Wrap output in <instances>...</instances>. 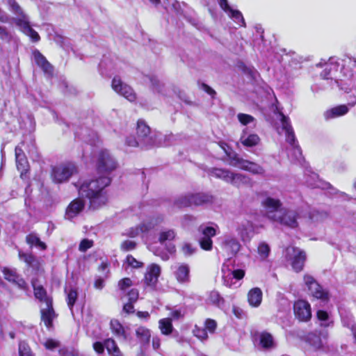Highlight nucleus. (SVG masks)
Instances as JSON below:
<instances>
[{
	"mask_svg": "<svg viewBox=\"0 0 356 356\" xmlns=\"http://www.w3.org/2000/svg\"><path fill=\"white\" fill-rule=\"evenodd\" d=\"M115 159L107 150H101L97 161V170L99 177L96 179L84 181L79 186V193L89 200L90 207L97 209L106 204L108 196L105 188L111 183L110 177L116 168Z\"/></svg>",
	"mask_w": 356,
	"mask_h": 356,
	"instance_id": "f257e3e1",
	"label": "nucleus"
},
{
	"mask_svg": "<svg viewBox=\"0 0 356 356\" xmlns=\"http://www.w3.org/2000/svg\"><path fill=\"white\" fill-rule=\"evenodd\" d=\"M32 285L35 298L44 305L41 308L42 321L47 327L50 328L52 326V321L56 318V314L52 307V299L47 296L43 286L38 285L35 281H32Z\"/></svg>",
	"mask_w": 356,
	"mask_h": 356,
	"instance_id": "f03ea898",
	"label": "nucleus"
},
{
	"mask_svg": "<svg viewBox=\"0 0 356 356\" xmlns=\"http://www.w3.org/2000/svg\"><path fill=\"white\" fill-rule=\"evenodd\" d=\"M7 3L9 9L17 15V17L14 19L16 25L33 42H38L40 39L39 34L31 27L28 16L24 13L19 4L15 0H7Z\"/></svg>",
	"mask_w": 356,
	"mask_h": 356,
	"instance_id": "7ed1b4c3",
	"label": "nucleus"
},
{
	"mask_svg": "<svg viewBox=\"0 0 356 356\" xmlns=\"http://www.w3.org/2000/svg\"><path fill=\"white\" fill-rule=\"evenodd\" d=\"M234 261L228 259L222 266V277L223 283L228 287H232L236 284V280H241L245 275V271L242 269L234 270L233 266Z\"/></svg>",
	"mask_w": 356,
	"mask_h": 356,
	"instance_id": "20e7f679",
	"label": "nucleus"
},
{
	"mask_svg": "<svg viewBox=\"0 0 356 356\" xmlns=\"http://www.w3.org/2000/svg\"><path fill=\"white\" fill-rule=\"evenodd\" d=\"M213 197L206 193H196L181 195L179 197L175 202V204L177 207H186L204 205L212 202Z\"/></svg>",
	"mask_w": 356,
	"mask_h": 356,
	"instance_id": "39448f33",
	"label": "nucleus"
},
{
	"mask_svg": "<svg viewBox=\"0 0 356 356\" xmlns=\"http://www.w3.org/2000/svg\"><path fill=\"white\" fill-rule=\"evenodd\" d=\"M76 171L73 163H62L52 168L51 176L54 182L60 184L67 181Z\"/></svg>",
	"mask_w": 356,
	"mask_h": 356,
	"instance_id": "423d86ee",
	"label": "nucleus"
},
{
	"mask_svg": "<svg viewBox=\"0 0 356 356\" xmlns=\"http://www.w3.org/2000/svg\"><path fill=\"white\" fill-rule=\"evenodd\" d=\"M228 156L229 157V165L233 167L248 171L254 175H263L264 173L263 167L256 163L243 159L236 154L233 156L228 154Z\"/></svg>",
	"mask_w": 356,
	"mask_h": 356,
	"instance_id": "0eeeda50",
	"label": "nucleus"
},
{
	"mask_svg": "<svg viewBox=\"0 0 356 356\" xmlns=\"http://www.w3.org/2000/svg\"><path fill=\"white\" fill-rule=\"evenodd\" d=\"M286 258L290 261L292 268L296 272L302 270L306 259L305 252L296 247H288L286 249Z\"/></svg>",
	"mask_w": 356,
	"mask_h": 356,
	"instance_id": "6e6552de",
	"label": "nucleus"
},
{
	"mask_svg": "<svg viewBox=\"0 0 356 356\" xmlns=\"http://www.w3.org/2000/svg\"><path fill=\"white\" fill-rule=\"evenodd\" d=\"M156 225L153 220L144 221L140 225L126 229L122 235L131 238L140 236L145 243H147V234Z\"/></svg>",
	"mask_w": 356,
	"mask_h": 356,
	"instance_id": "1a4fd4ad",
	"label": "nucleus"
},
{
	"mask_svg": "<svg viewBox=\"0 0 356 356\" xmlns=\"http://www.w3.org/2000/svg\"><path fill=\"white\" fill-rule=\"evenodd\" d=\"M304 283L313 297L323 301H327L329 299L327 291L323 289L312 276L305 275L304 276Z\"/></svg>",
	"mask_w": 356,
	"mask_h": 356,
	"instance_id": "9d476101",
	"label": "nucleus"
},
{
	"mask_svg": "<svg viewBox=\"0 0 356 356\" xmlns=\"http://www.w3.org/2000/svg\"><path fill=\"white\" fill-rule=\"evenodd\" d=\"M217 225L214 226L201 225L198 231L202 234V236L200 238V245L204 250H211L213 247V241L211 238L217 234Z\"/></svg>",
	"mask_w": 356,
	"mask_h": 356,
	"instance_id": "9b49d317",
	"label": "nucleus"
},
{
	"mask_svg": "<svg viewBox=\"0 0 356 356\" xmlns=\"http://www.w3.org/2000/svg\"><path fill=\"white\" fill-rule=\"evenodd\" d=\"M298 213L296 211L280 209L279 214L274 218L273 221L290 228H296L298 225Z\"/></svg>",
	"mask_w": 356,
	"mask_h": 356,
	"instance_id": "f8f14e48",
	"label": "nucleus"
},
{
	"mask_svg": "<svg viewBox=\"0 0 356 356\" xmlns=\"http://www.w3.org/2000/svg\"><path fill=\"white\" fill-rule=\"evenodd\" d=\"M112 88L113 90L124 97L130 102L135 101L136 96L133 89L125 83L122 82L118 76H115L112 81Z\"/></svg>",
	"mask_w": 356,
	"mask_h": 356,
	"instance_id": "ddd939ff",
	"label": "nucleus"
},
{
	"mask_svg": "<svg viewBox=\"0 0 356 356\" xmlns=\"http://www.w3.org/2000/svg\"><path fill=\"white\" fill-rule=\"evenodd\" d=\"M305 182L308 186L312 188H319L323 190L330 189V193H337L336 190L332 188L331 185L319 179L318 175L312 172L310 169H306L305 172Z\"/></svg>",
	"mask_w": 356,
	"mask_h": 356,
	"instance_id": "4468645a",
	"label": "nucleus"
},
{
	"mask_svg": "<svg viewBox=\"0 0 356 356\" xmlns=\"http://www.w3.org/2000/svg\"><path fill=\"white\" fill-rule=\"evenodd\" d=\"M137 135L141 142L142 147L155 145L154 139L151 135L150 128L142 120H138L137 123Z\"/></svg>",
	"mask_w": 356,
	"mask_h": 356,
	"instance_id": "2eb2a0df",
	"label": "nucleus"
},
{
	"mask_svg": "<svg viewBox=\"0 0 356 356\" xmlns=\"http://www.w3.org/2000/svg\"><path fill=\"white\" fill-rule=\"evenodd\" d=\"M161 271V267L156 264H152L147 266L143 280L146 287L150 289L156 288Z\"/></svg>",
	"mask_w": 356,
	"mask_h": 356,
	"instance_id": "dca6fc26",
	"label": "nucleus"
},
{
	"mask_svg": "<svg viewBox=\"0 0 356 356\" xmlns=\"http://www.w3.org/2000/svg\"><path fill=\"white\" fill-rule=\"evenodd\" d=\"M218 3L221 9L234 22L240 26H245V22L242 13L230 6L227 0H218Z\"/></svg>",
	"mask_w": 356,
	"mask_h": 356,
	"instance_id": "f3484780",
	"label": "nucleus"
},
{
	"mask_svg": "<svg viewBox=\"0 0 356 356\" xmlns=\"http://www.w3.org/2000/svg\"><path fill=\"white\" fill-rule=\"evenodd\" d=\"M316 66L324 67L323 71L321 74V76L323 79L332 80L334 73L338 70L339 63L336 58L331 57L327 61L323 62L321 60L320 63L316 64Z\"/></svg>",
	"mask_w": 356,
	"mask_h": 356,
	"instance_id": "a211bd4d",
	"label": "nucleus"
},
{
	"mask_svg": "<svg viewBox=\"0 0 356 356\" xmlns=\"http://www.w3.org/2000/svg\"><path fill=\"white\" fill-rule=\"evenodd\" d=\"M293 309L296 316L300 321H307L311 318V307L308 302L299 300L295 302Z\"/></svg>",
	"mask_w": 356,
	"mask_h": 356,
	"instance_id": "6ab92c4d",
	"label": "nucleus"
},
{
	"mask_svg": "<svg viewBox=\"0 0 356 356\" xmlns=\"http://www.w3.org/2000/svg\"><path fill=\"white\" fill-rule=\"evenodd\" d=\"M262 205L266 210L268 217L273 220L280 211L279 209L282 206V203L277 198L267 197L262 201Z\"/></svg>",
	"mask_w": 356,
	"mask_h": 356,
	"instance_id": "aec40b11",
	"label": "nucleus"
},
{
	"mask_svg": "<svg viewBox=\"0 0 356 356\" xmlns=\"http://www.w3.org/2000/svg\"><path fill=\"white\" fill-rule=\"evenodd\" d=\"M281 130L285 131L286 140L289 143V147L298 145L294 132L290 124L289 119L282 113H280Z\"/></svg>",
	"mask_w": 356,
	"mask_h": 356,
	"instance_id": "412c9836",
	"label": "nucleus"
},
{
	"mask_svg": "<svg viewBox=\"0 0 356 356\" xmlns=\"http://www.w3.org/2000/svg\"><path fill=\"white\" fill-rule=\"evenodd\" d=\"M33 57L35 64L44 72L47 76H51L53 74V66L38 50H35L33 52Z\"/></svg>",
	"mask_w": 356,
	"mask_h": 356,
	"instance_id": "4be33fe9",
	"label": "nucleus"
},
{
	"mask_svg": "<svg viewBox=\"0 0 356 356\" xmlns=\"http://www.w3.org/2000/svg\"><path fill=\"white\" fill-rule=\"evenodd\" d=\"M236 232L243 241H250L254 232L252 223L249 220H243L238 222Z\"/></svg>",
	"mask_w": 356,
	"mask_h": 356,
	"instance_id": "5701e85b",
	"label": "nucleus"
},
{
	"mask_svg": "<svg viewBox=\"0 0 356 356\" xmlns=\"http://www.w3.org/2000/svg\"><path fill=\"white\" fill-rule=\"evenodd\" d=\"M23 145H24V142L15 147L16 165L17 170L21 172V176L27 172L29 167L27 159L22 147Z\"/></svg>",
	"mask_w": 356,
	"mask_h": 356,
	"instance_id": "b1692460",
	"label": "nucleus"
},
{
	"mask_svg": "<svg viewBox=\"0 0 356 356\" xmlns=\"http://www.w3.org/2000/svg\"><path fill=\"white\" fill-rule=\"evenodd\" d=\"M174 275L178 282L188 283L190 281V268L188 264H179L174 267Z\"/></svg>",
	"mask_w": 356,
	"mask_h": 356,
	"instance_id": "393cba45",
	"label": "nucleus"
},
{
	"mask_svg": "<svg viewBox=\"0 0 356 356\" xmlns=\"http://www.w3.org/2000/svg\"><path fill=\"white\" fill-rule=\"evenodd\" d=\"M222 248L229 255L236 254L240 250L241 245L235 238L230 236H225L222 238Z\"/></svg>",
	"mask_w": 356,
	"mask_h": 356,
	"instance_id": "a878e982",
	"label": "nucleus"
},
{
	"mask_svg": "<svg viewBox=\"0 0 356 356\" xmlns=\"http://www.w3.org/2000/svg\"><path fill=\"white\" fill-rule=\"evenodd\" d=\"M2 272L6 280L16 284L20 289H25L26 284L24 279L17 273L15 269L3 268Z\"/></svg>",
	"mask_w": 356,
	"mask_h": 356,
	"instance_id": "bb28decb",
	"label": "nucleus"
},
{
	"mask_svg": "<svg viewBox=\"0 0 356 356\" xmlns=\"http://www.w3.org/2000/svg\"><path fill=\"white\" fill-rule=\"evenodd\" d=\"M84 202L80 198L72 201L67 207L65 213V217L67 219H72L76 216L83 209Z\"/></svg>",
	"mask_w": 356,
	"mask_h": 356,
	"instance_id": "cd10ccee",
	"label": "nucleus"
},
{
	"mask_svg": "<svg viewBox=\"0 0 356 356\" xmlns=\"http://www.w3.org/2000/svg\"><path fill=\"white\" fill-rule=\"evenodd\" d=\"M349 111V108L345 104L339 105L327 110L323 115L325 120H329L330 119L339 118L345 115Z\"/></svg>",
	"mask_w": 356,
	"mask_h": 356,
	"instance_id": "c85d7f7f",
	"label": "nucleus"
},
{
	"mask_svg": "<svg viewBox=\"0 0 356 356\" xmlns=\"http://www.w3.org/2000/svg\"><path fill=\"white\" fill-rule=\"evenodd\" d=\"M111 330L118 339L127 340L129 337L128 327H124L118 320L113 319L110 322Z\"/></svg>",
	"mask_w": 356,
	"mask_h": 356,
	"instance_id": "c756f323",
	"label": "nucleus"
},
{
	"mask_svg": "<svg viewBox=\"0 0 356 356\" xmlns=\"http://www.w3.org/2000/svg\"><path fill=\"white\" fill-rule=\"evenodd\" d=\"M262 298V291L258 287L250 289L248 293V303L252 307H258L261 303Z\"/></svg>",
	"mask_w": 356,
	"mask_h": 356,
	"instance_id": "7c9ffc66",
	"label": "nucleus"
},
{
	"mask_svg": "<svg viewBox=\"0 0 356 356\" xmlns=\"http://www.w3.org/2000/svg\"><path fill=\"white\" fill-rule=\"evenodd\" d=\"M232 172V171L227 169L218 168H209L207 170V173L209 176L222 179L227 183H229L230 181Z\"/></svg>",
	"mask_w": 356,
	"mask_h": 356,
	"instance_id": "2f4dec72",
	"label": "nucleus"
},
{
	"mask_svg": "<svg viewBox=\"0 0 356 356\" xmlns=\"http://www.w3.org/2000/svg\"><path fill=\"white\" fill-rule=\"evenodd\" d=\"M316 318L318 323L321 327H332L334 319L332 316L326 311L319 309L316 312Z\"/></svg>",
	"mask_w": 356,
	"mask_h": 356,
	"instance_id": "473e14b6",
	"label": "nucleus"
},
{
	"mask_svg": "<svg viewBox=\"0 0 356 356\" xmlns=\"http://www.w3.org/2000/svg\"><path fill=\"white\" fill-rule=\"evenodd\" d=\"M240 142L243 146L251 147L258 145L260 142V138L257 134H248L245 130H243L240 138Z\"/></svg>",
	"mask_w": 356,
	"mask_h": 356,
	"instance_id": "72a5a7b5",
	"label": "nucleus"
},
{
	"mask_svg": "<svg viewBox=\"0 0 356 356\" xmlns=\"http://www.w3.org/2000/svg\"><path fill=\"white\" fill-rule=\"evenodd\" d=\"M251 179L248 176L241 173H234L232 172L229 184L236 187H240L243 185H249Z\"/></svg>",
	"mask_w": 356,
	"mask_h": 356,
	"instance_id": "f704fd0d",
	"label": "nucleus"
},
{
	"mask_svg": "<svg viewBox=\"0 0 356 356\" xmlns=\"http://www.w3.org/2000/svg\"><path fill=\"white\" fill-rule=\"evenodd\" d=\"M260 345L264 348H272L275 346L273 337L268 332H264L259 334Z\"/></svg>",
	"mask_w": 356,
	"mask_h": 356,
	"instance_id": "c9c22d12",
	"label": "nucleus"
},
{
	"mask_svg": "<svg viewBox=\"0 0 356 356\" xmlns=\"http://www.w3.org/2000/svg\"><path fill=\"white\" fill-rule=\"evenodd\" d=\"M287 151L288 157L292 162H298L300 163L303 160L302 151L298 145L293 147H289Z\"/></svg>",
	"mask_w": 356,
	"mask_h": 356,
	"instance_id": "e433bc0d",
	"label": "nucleus"
},
{
	"mask_svg": "<svg viewBox=\"0 0 356 356\" xmlns=\"http://www.w3.org/2000/svg\"><path fill=\"white\" fill-rule=\"evenodd\" d=\"M327 337V333L323 334V338L315 333H312L308 337V341L313 347L318 349L323 346Z\"/></svg>",
	"mask_w": 356,
	"mask_h": 356,
	"instance_id": "4c0bfd02",
	"label": "nucleus"
},
{
	"mask_svg": "<svg viewBox=\"0 0 356 356\" xmlns=\"http://www.w3.org/2000/svg\"><path fill=\"white\" fill-rule=\"evenodd\" d=\"M159 328L164 335H169L172 332L173 326L170 318H165L159 320Z\"/></svg>",
	"mask_w": 356,
	"mask_h": 356,
	"instance_id": "58836bf2",
	"label": "nucleus"
},
{
	"mask_svg": "<svg viewBox=\"0 0 356 356\" xmlns=\"http://www.w3.org/2000/svg\"><path fill=\"white\" fill-rule=\"evenodd\" d=\"M104 346L111 356H122L121 351L113 339L105 340Z\"/></svg>",
	"mask_w": 356,
	"mask_h": 356,
	"instance_id": "ea45409f",
	"label": "nucleus"
},
{
	"mask_svg": "<svg viewBox=\"0 0 356 356\" xmlns=\"http://www.w3.org/2000/svg\"><path fill=\"white\" fill-rule=\"evenodd\" d=\"M26 242L31 246H35L41 250L47 248L46 244L41 241L38 235L34 233L29 234L26 236Z\"/></svg>",
	"mask_w": 356,
	"mask_h": 356,
	"instance_id": "a19ab883",
	"label": "nucleus"
},
{
	"mask_svg": "<svg viewBox=\"0 0 356 356\" xmlns=\"http://www.w3.org/2000/svg\"><path fill=\"white\" fill-rule=\"evenodd\" d=\"M207 302L209 304L216 305L219 308H221L224 305V299L216 291H213L209 293L208 298L207 299Z\"/></svg>",
	"mask_w": 356,
	"mask_h": 356,
	"instance_id": "79ce46f5",
	"label": "nucleus"
},
{
	"mask_svg": "<svg viewBox=\"0 0 356 356\" xmlns=\"http://www.w3.org/2000/svg\"><path fill=\"white\" fill-rule=\"evenodd\" d=\"M136 334L141 343H147L151 337L150 330L145 327H139L136 330Z\"/></svg>",
	"mask_w": 356,
	"mask_h": 356,
	"instance_id": "37998d69",
	"label": "nucleus"
},
{
	"mask_svg": "<svg viewBox=\"0 0 356 356\" xmlns=\"http://www.w3.org/2000/svg\"><path fill=\"white\" fill-rule=\"evenodd\" d=\"M19 257L20 260L24 261L30 267L35 268L38 266V261L31 254H26L19 251Z\"/></svg>",
	"mask_w": 356,
	"mask_h": 356,
	"instance_id": "c03bdc74",
	"label": "nucleus"
},
{
	"mask_svg": "<svg viewBox=\"0 0 356 356\" xmlns=\"http://www.w3.org/2000/svg\"><path fill=\"white\" fill-rule=\"evenodd\" d=\"M133 282L129 277L121 279L118 284L120 296L122 298V295H125L129 289L132 286Z\"/></svg>",
	"mask_w": 356,
	"mask_h": 356,
	"instance_id": "a18cd8bd",
	"label": "nucleus"
},
{
	"mask_svg": "<svg viewBox=\"0 0 356 356\" xmlns=\"http://www.w3.org/2000/svg\"><path fill=\"white\" fill-rule=\"evenodd\" d=\"M270 248L266 242L259 243L257 248V252L261 260H266L269 256Z\"/></svg>",
	"mask_w": 356,
	"mask_h": 356,
	"instance_id": "49530a36",
	"label": "nucleus"
},
{
	"mask_svg": "<svg viewBox=\"0 0 356 356\" xmlns=\"http://www.w3.org/2000/svg\"><path fill=\"white\" fill-rule=\"evenodd\" d=\"M65 292L67 293V305L71 312H72L73 306L75 304L76 300L77 299V291L76 289H70L69 291H67V289H65Z\"/></svg>",
	"mask_w": 356,
	"mask_h": 356,
	"instance_id": "de8ad7c7",
	"label": "nucleus"
},
{
	"mask_svg": "<svg viewBox=\"0 0 356 356\" xmlns=\"http://www.w3.org/2000/svg\"><path fill=\"white\" fill-rule=\"evenodd\" d=\"M175 232L173 229L164 230L160 233L159 241L161 244H163L165 241H172L175 238Z\"/></svg>",
	"mask_w": 356,
	"mask_h": 356,
	"instance_id": "09e8293b",
	"label": "nucleus"
},
{
	"mask_svg": "<svg viewBox=\"0 0 356 356\" xmlns=\"http://www.w3.org/2000/svg\"><path fill=\"white\" fill-rule=\"evenodd\" d=\"M237 118L240 123L243 125L252 124L253 127L256 125V120L250 115L245 113H238Z\"/></svg>",
	"mask_w": 356,
	"mask_h": 356,
	"instance_id": "8fccbe9b",
	"label": "nucleus"
},
{
	"mask_svg": "<svg viewBox=\"0 0 356 356\" xmlns=\"http://www.w3.org/2000/svg\"><path fill=\"white\" fill-rule=\"evenodd\" d=\"M19 356H34L30 347L25 341H20L19 343Z\"/></svg>",
	"mask_w": 356,
	"mask_h": 356,
	"instance_id": "3c124183",
	"label": "nucleus"
},
{
	"mask_svg": "<svg viewBox=\"0 0 356 356\" xmlns=\"http://www.w3.org/2000/svg\"><path fill=\"white\" fill-rule=\"evenodd\" d=\"M194 335L201 341L206 340L208 337L207 330L195 326L193 331Z\"/></svg>",
	"mask_w": 356,
	"mask_h": 356,
	"instance_id": "603ef678",
	"label": "nucleus"
},
{
	"mask_svg": "<svg viewBox=\"0 0 356 356\" xmlns=\"http://www.w3.org/2000/svg\"><path fill=\"white\" fill-rule=\"evenodd\" d=\"M123 296H127L128 298V301L136 302L138 298L139 293L138 289H131L126 292L125 295H122V297Z\"/></svg>",
	"mask_w": 356,
	"mask_h": 356,
	"instance_id": "864d4df0",
	"label": "nucleus"
},
{
	"mask_svg": "<svg viewBox=\"0 0 356 356\" xmlns=\"http://www.w3.org/2000/svg\"><path fill=\"white\" fill-rule=\"evenodd\" d=\"M181 251L185 256L189 257L195 252L196 248L193 247L191 243H185L182 245Z\"/></svg>",
	"mask_w": 356,
	"mask_h": 356,
	"instance_id": "5fc2aeb1",
	"label": "nucleus"
},
{
	"mask_svg": "<svg viewBox=\"0 0 356 356\" xmlns=\"http://www.w3.org/2000/svg\"><path fill=\"white\" fill-rule=\"evenodd\" d=\"M136 243L134 241L126 240L121 243V249L124 251H130L136 248Z\"/></svg>",
	"mask_w": 356,
	"mask_h": 356,
	"instance_id": "6e6d98bb",
	"label": "nucleus"
},
{
	"mask_svg": "<svg viewBox=\"0 0 356 356\" xmlns=\"http://www.w3.org/2000/svg\"><path fill=\"white\" fill-rule=\"evenodd\" d=\"M93 241L87 238L82 240L79 244V250L81 252H86L89 248L92 247Z\"/></svg>",
	"mask_w": 356,
	"mask_h": 356,
	"instance_id": "4d7b16f0",
	"label": "nucleus"
},
{
	"mask_svg": "<svg viewBox=\"0 0 356 356\" xmlns=\"http://www.w3.org/2000/svg\"><path fill=\"white\" fill-rule=\"evenodd\" d=\"M204 325L205 329L207 331H209L210 333H214L217 327V323L214 320L209 318L206 320Z\"/></svg>",
	"mask_w": 356,
	"mask_h": 356,
	"instance_id": "13d9d810",
	"label": "nucleus"
},
{
	"mask_svg": "<svg viewBox=\"0 0 356 356\" xmlns=\"http://www.w3.org/2000/svg\"><path fill=\"white\" fill-rule=\"evenodd\" d=\"M127 264L133 268H137L142 266L143 264L137 261L133 256L128 255L126 259Z\"/></svg>",
	"mask_w": 356,
	"mask_h": 356,
	"instance_id": "bf43d9fd",
	"label": "nucleus"
},
{
	"mask_svg": "<svg viewBox=\"0 0 356 356\" xmlns=\"http://www.w3.org/2000/svg\"><path fill=\"white\" fill-rule=\"evenodd\" d=\"M44 346L47 349L54 350L59 346V342L56 340L49 339L44 341Z\"/></svg>",
	"mask_w": 356,
	"mask_h": 356,
	"instance_id": "052dcab7",
	"label": "nucleus"
},
{
	"mask_svg": "<svg viewBox=\"0 0 356 356\" xmlns=\"http://www.w3.org/2000/svg\"><path fill=\"white\" fill-rule=\"evenodd\" d=\"M126 144L130 147H137L139 145L141 146V142L140 141V139L138 138L136 139L134 136L127 137L126 139Z\"/></svg>",
	"mask_w": 356,
	"mask_h": 356,
	"instance_id": "680f3d73",
	"label": "nucleus"
},
{
	"mask_svg": "<svg viewBox=\"0 0 356 356\" xmlns=\"http://www.w3.org/2000/svg\"><path fill=\"white\" fill-rule=\"evenodd\" d=\"M184 315V310L179 308V309H173L170 313V318L172 319H179L180 318L183 317Z\"/></svg>",
	"mask_w": 356,
	"mask_h": 356,
	"instance_id": "e2e57ef3",
	"label": "nucleus"
},
{
	"mask_svg": "<svg viewBox=\"0 0 356 356\" xmlns=\"http://www.w3.org/2000/svg\"><path fill=\"white\" fill-rule=\"evenodd\" d=\"M93 348L97 353L102 354L104 351L105 346L104 343L103 344L101 342L97 341L94 343Z\"/></svg>",
	"mask_w": 356,
	"mask_h": 356,
	"instance_id": "0e129e2a",
	"label": "nucleus"
},
{
	"mask_svg": "<svg viewBox=\"0 0 356 356\" xmlns=\"http://www.w3.org/2000/svg\"><path fill=\"white\" fill-rule=\"evenodd\" d=\"M149 80H150L151 84L153 87V89L158 92H160V90H159L160 83H159V79L156 77L152 76V77L149 78Z\"/></svg>",
	"mask_w": 356,
	"mask_h": 356,
	"instance_id": "69168bd1",
	"label": "nucleus"
},
{
	"mask_svg": "<svg viewBox=\"0 0 356 356\" xmlns=\"http://www.w3.org/2000/svg\"><path fill=\"white\" fill-rule=\"evenodd\" d=\"M134 302L128 301V302L124 305L123 310L128 314L134 312Z\"/></svg>",
	"mask_w": 356,
	"mask_h": 356,
	"instance_id": "338daca9",
	"label": "nucleus"
},
{
	"mask_svg": "<svg viewBox=\"0 0 356 356\" xmlns=\"http://www.w3.org/2000/svg\"><path fill=\"white\" fill-rule=\"evenodd\" d=\"M9 38L10 35L6 29L3 26H0V38L1 40H8Z\"/></svg>",
	"mask_w": 356,
	"mask_h": 356,
	"instance_id": "774afa93",
	"label": "nucleus"
}]
</instances>
